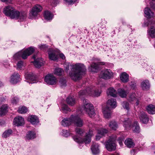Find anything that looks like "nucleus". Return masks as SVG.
Here are the masks:
<instances>
[{
  "mask_svg": "<svg viewBox=\"0 0 155 155\" xmlns=\"http://www.w3.org/2000/svg\"><path fill=\"white\" fill-rule=\"evenodd\" d=\"M65 65L66 66H64L65 71L68 72L69 68L71 69L69 75L71 79L74 81L80 80L82 75L86 71L85 67L82 64L77 63L72 65L68 64Z\"/></svg>",
  "mask_w": 155,
  "mask_h": 155,
  "instance_id": "obj_1",
  "label": "nucleus"
},
{
  "mask_svg": "<svg viewBox=\"0 0 155 155\" xmlns=\"http://www.w3.org/2000/svg\"><path fill=\"white\" fill-rule=\"evenodd\" d=\"M3 12L6 15L9 17L11 18L17 19L20 21H24L27 17L26 13H20L10 6H6L4 8Z\"/></svg>",
  "mask_w": 155,
  "mask_h": 155,
  "instance_id": "obj_2",
  "label": "nucleus"
},
{
  "mask_svg": "<svg viewBox=\"0 0 155 155\" xmlns=\"http://www.w3.org/2000/svg\"><path fill=\"white\" fill-rule=\"evenodd\" d=\"M104 85L101 82L99 83L97 87H100L101 88L104 86ZM101 93V90H98L97 87L91 86L86 88L85 90H81L79 93V95L80 97L84 95L88 94L90 95L98 97L99 96Z\"/></svg>",
  "mask_w": 155,
  "mask_h": 155,
  "instance_id": "obj_3",
  "label": "nucleus"
},
{
  "mask_svg": "<svg viewBox=\"0 0 155 155\" xmlns=\"http://www.w3.org/2000/svg\"><path fill=\"white\" fill-rule=\"evenodd\" d=\"M117 106V103L115 99H111L107 101L106 107L102 109L104 117L107 118L110 117L111 110L115 108Z\"/></svg>",
  "mask_w": 155,
  "mask_h": 155,
  "instance_id": "obj_4",
  "label": "nucleus"
},
{
  "mask_svg": "<svg viewBox=\"0 0 155 155\" xmlns=\"http://www.w3.org/2000/svg\"><path fill=\"white\" fill-rule=\"evenodd\" d=\"M82 108L90 117H93L95 116L96 114L93 106L88 100H83Z\"/></svg>",
  "mask_w": 155,
  "mask_h": 155,
  "instance_id": "obj_5",
  "label": "nucleus"
},
{
  "mask_svg": "<svg viewBox=\"0 0 155 155\" xmlns=\"http://www.w3.org/2000/svg\"><path fill=\"white\" fill-rule=\"evenodd\" d=\"M93 135L92 130H90L88 133H86V135L84 139H82L77 136H74L73 138L75 141L79 144L84 143L85 144H88L91 142V138Z\"/></svg>",
  "mask_w": 155,
  "mask_h": 155,
  "instance_id": "obj_6",
  "label": "nucleus"
},
{
  "mask_svg": "<svg viewBox=\"0 0 155 155\" xmlns=\"http://www.w3.org/2000/svg\"><path fill=\"white\" fill-rule=\"evenodd\" d=\"M71 120L75 127H81L84 125L83 120L78 115H72Z\"/></svg>",
  "mask_w": 155,
  "mask_h": 155,
  "instance_id": "obj_7",
  "label": "nucleus"
},
{
  "mask_svg": "<svg viewBox=\"0 0 155 155\" xmlns=\"http://www.w3.org/2000/svg\"><path fill=\"white\" fill-rule=\"evenodd\" d=\"M35 51L34 48L29 47L26 49L19 51V52L21 53V58L23 59H25L27 58L28 56L32 54Z\"/></svg>",
  "mask_w": 155,
  "mask_h": 155,
  "instance_id": "obj_8",
  "label": "nucleus"
},
{
  "mask_svg": "<svg viewBox=\"0 0 155 155\" xmlns=\"http://www.w3.org/2000/svg\"><path fill=\"white\" fill-rule=\"evenodd\" d=\"M99 77L104 79H109L113 77L112 72L110 70L106 69L102 71L100 74Z\"/></svg>",
  "mask_w": 155,
  "mask_h": 155,
  "instance_id": "obj_9",
  "label": "nucleus"
},
{
  "mask_svg": "<svg viewBox=\"0 0 155 155\" xmlns=\"http://www.w3.org/2000/svg\"><path fill=\"white\" fill-rule=\"evenodd\" d=\"M42 8L41 6L37 4L32 9L29 14L31 17L33 18L37 15L38 13L41 11Z\"/></svg>",
  "mask_w": 155,
  "mask_h": 155,
  "instance_id": "obj_10",
  "label": "nucleus"
},
{
  "mask_svg": "<svg viewBox=\"0 0 155 155\" xmlns=\"http://www.w3.org/2000/svg\"><path fill=\"white\" fill-rule=\"evenodd\" d=\"M44 80L47 84L49 85L55 84L57 82L56 78L51 74L46 75L45 77Z\"/></svg>",
  "mask_w": 155,
  "mask_h": 155,
  "instance_id": "obj_11",
  "label": "nucleus"
},
{
  "mask_svg": "<svg viewBox=\"0 0 155 155\" xmlns=\"http://www.w3.org/2000/svg\"><path fill=\"white\" fill-rule=\"evenodd\" d=\"M37 57L36 55H34L32 57V58L34 60V62H32L33 63V64L35 67L37 68H40L41 66H43L45 63V62L43 60V59L41 58H36Z\"/></svg>",
  "mask_w": 155,
  "mask_h": 155,
  "instance_id": "obj_12",
  "label": "nucleus"
},
{
  "mask_svg": "<svg viewBox=\"0 0 155 155\" xmlns=\"http://www.w3.org/2000/svg\"><path fill=\"white\" fill-rule=\"evenodd\" d=\"M98 64L94 62L92 63L91 66L88 68L89 70L91 72L96 73L98 71L99 65H104L105 64V63L104 62H102L98 63Z\"/></svg>",
  "mask_w": 155,
  "mask_h": 155,
  "instance_id": "obj_13",
  "label": "nucleus"
},
{
  "mask_svg": "<svg viewBox=\"0 0 155 155\" xmlns=\"http://www.w3.org/2000/svg\"><path fill=\"white\" fill-rule=\"evenodd\" d=\"M20 81V75L15 72L10 77L9 82L12 84H15Z\"/></svg>",
  "mask_w": 155,
  "mask_h": 155,
  "instance_id": "obj_14",
  "label": "nucleus"
},
{
  "mask_svg": "<svg viewBox=\"0 0 155 155\" xmlns=\"http://www.w3.org/2000/svg\"><path fill=\"white\" fill-rule=\"evenodd\" d=\"M107 132L108 130L106 129L102 128L99 129L97 131V134L96 137V140H99Z\"/></svg>",
  "mask_w": 155,
  "mask_h": 155,
  "instance_id": "obj_15",
  "label": "nucleus"
},
{
  "mask_svg": "<svg viewBox=\"0 0 155 155\" xmlns=\"http://www.w3.org/2000/svg\"><path fill=\"white\" fill-rule=\"evenodd\" d=\"M13 123L17 126H22L25 123L24 119L21 117H17L14 118Z\"/></svg>",
  "mask_w": 155,
  "mask_h": 155,
  "instance_id": "obj_16",
  "label": "nucleus"
},
{
  "mask_svg": "<svg viewBox=\"0 0 155 155\" xmlns=\"http://www.w3.org/2000/svg\"><path fill=\"white\" fill-rule=\"evenodd\" d=\"M139 117L140 121L143 124H147L149 121V118L144 112H141L139 115Z\"/></svg>",
  "mask_w": 155,
  "mask_h": 155,
  "instance_id": "obj_17",
  "label": "nucleus"
},
{
  "mask_svg": "<svg viewBox=\"0 0 155 155\" xmlns=\"http://www.w3.org/2000/svg\"><path fill=\"white\" fill-rule=\"evenodd\" d=\"M28 120L33 125H36L39 122V119L35 115L29 116L28 117Z\"/></svg>",
  "mask_w": 155,
  "mask_h": 155,
  "instance_id": "obj_18",
  "label": "nucleus"
},
{
  "mask_svg": "<svg viewBox=\"0 0 155 155\" xmlns=\"http://www.w3.org/2000/svg\"><path fill=\"white\" fill-rule=\"evenodd\" d=\"M48 54L49 58L51 60L55 61L58 59L57 55L55 54V52L53 50L49 49Z\"/></svg>",
  "mask_w": 155,
  "mask_h": 155,
  "instance_id": "obj_19",
  "label": "nucleus"
},
{
  "mask_svg": "<svg viewBox=\"0 0 155 155\" xmlns=\"http://www.w3.org/2000/svg\"><path fill=\"white\" fill-rule=\"evenodd\" d=\"M72 123L71 120V115L69 118H65L62 120L61 122V124L64 127L68 126Z\"/></svg>",
  "mask_w": 155,
  "mask_h": 155,
  "instance_id": "obj_20",
  "label": "nucleus"
},
{
  "mask_svg": "<svg viewBox=\"0 0 155 155\" xmlns=\"http://www.w3.org/2000/svg\"><path fill=\"white\" fill-rule=\"evenodd\" d=\"M25 77L26 80L31 82L35 81L36 79V76L31 72H27L25 74Z\"/></svg>",
  "mask_w": 155,
  "mask_h": 155,
  "instance_id": "obj_21",
  "label": "nucleus"
},
{
  "mask_svg": "<svg viewBox=\"0 0 155 155\" xmlns=\"http://www.w3.org/2000/svg\"><path fill=\"white\" fill-rule=\"evenodd\" d=\"M129 75L125 72L122 73L120 76L121 81L124 83H126L129 81Z\"/></svg>",
  "mask_w": 155,
  "mask_h": 155,
  "instance_id": "obj_22",
  "label": "nucleus"
},
{
  "mask_svg": "<svg viewBox=\"0 0 155 155\" xmlns=\"http://www.w3.org/2000/svg\"><path fill=\"white\" fill-rule=\"evenodd\" d=\"M107 94L108 95H110L114 97H117V91L112 87H110L107 89Z\"/></svg>",
  "mask_w": 155,
  "mask_h": 155,
  "instance_id": "obj_23",
  "label": "nucleus"
},
{
  "mask_svg": "<svg viewBox=\"0 0 155 155\" xmlns=\"http://www.w3.org/2000/svg\"><path fill=\"white\" fill-rule=\"evenodd\" d=\"M8 111V106L6 104L2 105L0 108V116L4 115Z\"/></svg>",
  "mask_w": 155,
  "mask_h": 155,
  "instance_id": "obj_24",
  "label": "nucleus"
},
{
  "mask_svg": "<svg viewBox=\"0 0 155 155\" xmlns=\"http://www.w3.org/2000/svg\"><path fill=\"white\" fill-rule=\"evenodd\" d=\"M146 109L150 114H155V106L151 104H149L147 106Z\"/></svg>",
  "mask_w": 155,
  "mask_h": 155,
  "instance_id": "obj_25",
  "label": "nucleus"
},
{
  "mask_svg": "<svg viewBox=\"0 0 155 155\" xmlns=\"http://www.w3.org/2000/svg\"><path fill=\"white\" fill-rule=\"evenodd\" d=\"M144 12L145 16L147 18H150L153 17V13L151 11L149 8H145Z\"/></svg>",
  "mask_w": 155,
  "mask_h": 155,
  "instance_id": "obj_26",
  "label": "nucleus"
},
{
  "mask_svg": "<svg viewBox=\"0 0 155 155\" xmlns=\"http://www.w3.org/2000/svg\"><path fill=\"white\" fill-rule=\"evenodd\" d=\"M124 120H121L123 122V126L127 130L131 129L132 125H131V120H130L127 119Z\"/></svg>",
  "mask_w": 155,
  "mask_h": 155,
  "instance_id": "obj_27",
  "label": "nucleus"
},
{
  "mask_svg": "<svg viewBox=\"0 0 155 155\" xmlns=\"http://www.w3.org/2000/svg\"><path fill=\"white\" fill-rule=\"evenodd\" d=\"M118 91L119 95L122 98L126 97L129 93L128 91L125 90L122 88L119 89Z\"/></svg>",
  "mask_w": 155,
  "mask_h": 155,
  "instance_id": "obj_28",
  "label": "nucleus"
},
{
  "mask_svg": "<svg viewBox=\"0 0 155 155\" xmlns=\"http://www.w3.org/2000/svg\"><path fill=\"white\" fill-rule=\"evenodd\" d=\"M131 128L132 129L134 132L136 133L139 132L140 127L137 121H135L134 122V124L131 127Z\"/></svg>",
  "mask_w": 155,
  "mask_h": 155,
  "instance_id": "obj_29",
  "label": "nucleus"
},
{
  "mask_svg": "<svg viewBox=\"0 0 155 155\" xmlns=\"http://www.w3.org/2000/svg\"><path fill=\"white\" fill-rule=\"evenodd\" d=\"M116 140V137H110V138L105 142L106 145H115Z\"/></svg>",
  "mask_w": 155,
  "mask_h": 155,
  "instance_id": "obj_30",
  "label": "nucleus"
},
{
  "mask_svg": "<svg viewBox=\"0 0 155 155\" xmlns=\"http://www.w3.org/2000/svg\"><path fill=\"white\" fill-rule=\"evenodd\" d=\"M142 89L143 90H147L150 87V84L148 80H145L143 81L141 84Z\"/></svg>",
  "mask_w": 155,
  "mask_h": 155,
  "instance_id": "obj_31",
  "label": "nucleus"
},
{
  "mask_svg": "<svg viewBox=\"0 0 155 155\" xmlns=\"http://www.w3.org/2000/svg\"><path fill=\"white\" fill-rule=\"evenodd\" d=\"M36 137V133L33 131H28L26 136V138L28 140L33 139Z\"/></svg>",
  "mask_w": 155,
  "mask_h": 155,
  "instance_id": "obj_32",
  "label": "nucleus"
},
{
  "mask_svg": "<svg viewBox=\"0 0 155 155\" xmlns=\"http://www.w3.org/2000/svg\"><path fill=\"white\" fill-rule=\"evenodd\" d=\"M110 128L114 130H116L118 128V125L117 122L114 121H111L109 124Z\"/></svg>",
  "mask_w": 155,
  "mask_h": 155,
  "instance_id": "obj_33",
  "label": "nucleus"
},
{
  "mask_svg": "<svg viewBox=\"0 0 155 155\" xmlns=\"http://www.w3.org/2000/svg\"><path fill=\"white\" fill-rule=\"evenodd\" d=\"M44 16L45 19L50 20L53 18V15L50 12L46 11L45 12Z\"/></svg>",
  "mask_w": 155,
  "mask_h": 155,
  "instance_id": "obj_34",
  "label": "nucleus"
},
{
  "mask_svg": "<svg viewBox=\"0 0 155 155\" xmlns=\"http://www.w3.org/2000/svg\"><path fill=\"white\" fill-rule=\"evenodd\" d=\"M91 149L92 154L94 155L99 154L100 152L98 146H91Z\"/></svg>",
  "mask_w": 155,
  "mask_h": 155,
  "instance_id": "obj_35",
  "label": "nucleus"
},
{
  "mask_svg": "<svg viewBox=\"0 0 155 155\" xmlns=\"http://www.w3.org/2000/svg\"><path fill=\"white\" fill-rule=\"evenodd\" d=\"M12 133L13 131L11 129L6 130L2 134V137L3 138H6L12 135Z\"/></svg>",
  "mask_w": 155,
  "mask_h": 155,
  "instance_id": "obj_36",
  "label": "nucleus"
},
{
  "mask_svg": "<svg viewBox=\"0 0 155 155\" xmlns=\"http://www.w3.org/2000/svg\"><path fill=\"white\" fill-rule=\"evenodd\" d=\"M67 103L70 105H73L75 103V99L71 97H69L66 99Z\"/></svg>",
  "mask_w": 155,
  "mask_h": 155,
  "instance_id": "obj_37",
  "label": "nucleus"
},
{
  "mask_svg": "<svg viewBox=\"0 0 155 155\" xmlns=\"http://www.w3.org/2000/svg\"><path fill=\"white\" fill-rule=\"evenodd\" d=\"M25 65L26 64L23 61H19L17 64V69H22L23 68H24Z\"/></svg>",
  "mask_w": 155,
  "mask_h": 155,
  "instance_id": "obj_38",
  "label": "nucleus"
},
{
  "mask_svg": "<svg viewBox=\"0 0 155 155\" xmlns=\"http://www.w3.org/2000/svg\"><path fill=\"white\" fill-rule=\"evenodd\" d=\"M149 35L152 38H155V28L151 26L150 29L148 31Z\"/></svg>",
  "mask_w": 155,
  "mask_h": 155,
  "instance_id": "obj_39",
  "label": "nucleus"
},
{
  "mask_svg": "<svg viewBox=\"0 0 155 155\" xmlns=\"http://www.w3.org/2000/svg\"><path fill=\"white\" fill-rule=\"evenodd\" d=\"M28 110V109L26 107L24 106H22L19 107L18 111L20 114H24L26 113Z\"/></svg>",
  "mask_w": 155,
  "mask_h": 155,
  "instance_id": "obj_40",
  "label": "nucleus"
},
{
  "mask_svg": "<svg viewBox=\"0 0 155 155\" xmlns=\"http://www.w3.org/2000/svg\"><path fill=\"white\" fill-rule=\"evenodd\" d=\"M63 71L62 69L59 68H56L54 70V73L57 75L61 76L62 74Z\"/></svg>",
  "mask_w": 155,
  "mask_h": 155,
  "instance_id": "obj_41",
  "label": "nucleus"
},
{
  "mask_svg": "<svg viewBox=\"0 0 155 155\" xmlns=\"http://www.w3.org/2000/svg\"><path fill=\"white\" fill-rule=\"evenodd\" d=\"M124 143L126 145H133L134 144L132 139L129 138H128L125 140Z\"/></svg>",
  "mask_w": 155,
  "mask_h": 155,
  "instance_id": "obj_42",
  "label": "nucleus"
},
{
  "mask_svg": "<svg viewBox=\"0 0 155 155\" xmlns=\"http://www.w3.org/2000/svg\"><path fill=\"white\" fill-rule=\"evenodd\" d=\"M21 58V53H20L19 51L17 52L15 54L13 57V59L14 60L16 61L20 59Z\"/></svg>",
  "mask_w": 155,
  "mask_h": 155,
  "instance_id": "obj_43",
  "label": "nucleus"
},
{
  "mask_svg": "<svg viewBox=\"0 0 155 155\" xmlns=\"http://www.w3.org/2000/svg\"><path fill=\"white\" fill-rule=\"evenodd\" d=\"M121 105L123 108L126 109L127 110H128L129 109V104L127 101H124L122 102Z\"/></svg>",
  "mask_w": 155,
  "mask_h": 155,
  "instance_id": "obj_44",
  "label": "nucleus"
},
{
  "mask_svg": "<svg viewBox=\"0 0 155 155\" xmlns=\"http://www.w3.org/2000/svg\"><path fill=\"white\" fill-rule=\"evenodd\" d=\"M62 110L63 113H66L67 111H70V109L66 104H64L62 106Z\"/></svg>",
  "mask_w": 155,
  "mask_h": 155,
  "instance_id": "obj_45",
  "label": "nucleus"
},
{
  "mask_svg": "<svg viewBox=\"0 0 155 155\" xmlns=\"http://www.w3.org/2000/svg\"><path fill=\"white\" fill-rule=\"evenodd\" d=\"M105 148L109 152L115 150L116 149V146H105Z\"/></svg>",
  "mask_w": 155,
  "mask_h": 155,
  "instance_id": "obj_46",
  "label": "nucleus"
},
{
  "mask_svg": "<svg viewBox=\"0 0 155 155\" xmlns=\"http://www.w3.org/2000/svg\"><path fill=\"white\" fill-rule=\"evenodd\" d=\"M61 135L64 137H67L69 135L70 133L68 130H63L61 133Z\"/></svg>",
  "mask_w": 155,
  "mask_h": 155,
  "instance_id": "obj_47",
  "label": "nucleus"
},
{
  "mask_svg": "<svg viewBox=\"0 0 155 155\" xmlns=\"http://www.w3.org/2000/svg\"><path fill=\"white\" fill-rule=\"evenodd\" d=\"M60 86L62 87H65L66 85V81L64 78H61L59 81Z\"/></svg>",
  "mask_w": 155,
  "mask_h": 155,
  "instance_id": "obj_48",
  "label": "nucleus"
},
{
  "mask_svg": "<svg viewBox=\"0 0 155 155\" xmlns=\"http://www.w3.org/2000/svg\"><path fill=\"white\" fill-rule=\"evenodd\" d=\"M38 47L41 50L44 51L48 48V46L46 45H38Z\"/></svg>",
  "mask_w": 155,
  "mask_h": 155,
  "instance_id": "obj_49",
  "label": "nucleus"
},
{
  "mask_svg": "<svg viewBox=\"0 0 155 155\" xmlns=\"http://www.w3.org/2000/svg\"><path fill=\"white\" fill-rule=\"evenodd\" d=\"M19 101V99L17 97L13 98L11 102L13 104H17Z\"/></svg>",
  "mask_w": 155,
  "mask_h": 155,
  "instance_id": "obj_50",
  "label": "nucleus"
},
{
  "mask_svg": "<svg viewBox=\"0 0 155 155\" xmlns=\"http://www.w3.org/2000/svg\"><path fill=\"white\" fill-rule=\"evenodd\" d=\"M75 132L80 135L83 134L84 132V130L80 128H76L75 129Z\"/></svg>",
  "mask_w": 155,
  "mask_h": 155,
  "instance_id": "obj_51",
  "label": "nucleus"
},
{
  "mask_svg": "<svg viewBox=\"0 0 155 155\" xmlns=\"http://www.w3.org/2000/svg\"><path fill=\"white\" fill-rule=\"evenodd\" d=\"M136 99V95L134 93L130 94L129 97V100L130 101L134 100Z\"/></svg>",
  "mask_w": 155,
  "mask_h": 155,
  "instance_id": "obj_52",
  "label": "nucleus"
},
{
  "mask_svg": "<svg viewBox=\"0 0 155 155\" xmlns=\"http://www.w3.org/2000/svg\"><path fill=\"white\" fill-rule=\"evenodd\" d=\"M78 0H64L66 3L68 5H70L74 4Z\"/></svg>",
  "mask_w": 155,
  "mask_h": 155,
  "instance_id": "obj_53",
  "label": "nucleus"
},
{
  "mask_svg": "<svg viewBox=\"0 0 155 155\" xmlns=\"http://www.w3.org/2000/svg\"><path fill=\"white\" fill-rule=\"evenodd\" d=\"M5 101V98L2 96V95H0V104H1L2 103L4 102Z\"/></svg>",
  "mask_w": 155,
  "mask_h": 155,
  "instance_id": "obj_54",
  "label": "nucleus"
},
{
  "mask_svg": "<svg viewBox=\"0 0 155 155\" xmlns=\"http://www.w3.org/2000/svg\"><path fill=\"white\" fill-rule=\"evenodd\" d=\"M117 141L120 145H121L122 144V140L120 138H118Z\"/></svg>",
  "mask_w": 155,
  "mask_h": 155,
  "instance_id": "obj_55",
  "label": "nucleus"
},
{
  "mask_svg": "<svg viewBox=\"0 0 155 155\" xmlns=\"http://www.w3.org/2000/svg\"><path fill=\"white\" fill-rule=\"evenodd\" d=\"M60 57L63 59H64L65 58V57L63 54H60Z\"/></svg>",
  "mask_w": 155,
  "mask_h": 155,
  "instance_id": "obj_56",
  "label": "nucleus"
},
{
  "mask_svg": "<svg viewBox=\"0 0 155 155\" xmlns=\"http://www.w3.org/2000/svg\"><path fill=\"white\" fill-rule=\"evenodd\" d=\"M136 88V85L135 84H133L131 85V88L133 89H135Z\"/></svg>",
  "mask_w": 155,
  "mask_h": 155,
  "instance_id": "obj_57",
  "label": "nucleus"
},
{
  "mask_svg": "<svg viewBox=\"0 0 155 155\" xmlns=\"http://www.w3.org/2000/svg\"><path fill=\"white\" fill-rule=\"evenodd\" d=\"M2 2H9L10 3L11 2L12 0H0Z\"/></svg>",
  "mask_w": 155,
  "mask_h": 155,
  "instance_id": "obj_58",
  "label": "nucleus"
},
{
  "mask_svg": "<svg viewBox=\"0 0 155 155\" xmlns=\"http://www.w3.org/2000/svg\"><path fill=\"white\" fill-rule=\"evenodd\" d=\"M131 153V154H132L133 153V155H134V150H131L130 151Z\"/></svg>",
  "mask_w": 155,
  "mask_h": 155,
  "instance_id": "obj_59",
  "label": "nucleus"
},
{
  "mask_svg": "<svg viewBox=\"0 0 155 155\" xmlns=\"http://www.w3.org/2000/svg\"><path fill=\"white\" fill-rule=\"evenodd\" d=\"M139 104V102L137 100V101L136 102V105H138Z\"/></svg>",
  "mask_w": 155,
  "mask_h": 155,
  "instance_id": "obj_60",
  "label": "nucleus"
},
{
  "mask_svg": "<svg viewBox=\"0 0 155 155\" xmlns=\"http://www.w3.org/2000/svg\"><path fill=\"white\" fill-rule=\"evenodd\" d=\"M3 85V84L0 81V87L2 86Z\"/></svg>",
  "mask_w": 155,
  "mask_h": 155,
  "instance_id": "obj_61",
  "label": "nucleus"
},
{
  "mask_svg": "<svg viewBox=\"0 0 155 155\" xmlns=\"http://www.w3.org/2000/svg\"><path fill=\"white\" fill-rule=\"evenodd\" d=\"M132 146H127V147H128L129 148H130L131 147H132Z\"/></svg>",
  "mask_w": 155,
  "mask_h": 155,
  "instance_id": "obj_62",
  "label": "nucleus"
},
{
  "mask_svg": "<svg viewBox=\"0 0 155 155\" xmlns=\"http://www.w3.org/2000/svg\"><path fill=\"white\" fill-rule=\"evenodd\" d=\"M27 82H28L29 83H30V82H29V81H27Z\"/></svg>",
  "mask_w": 155,
  "mask_h": 155,
  "instance_id": "obj_63",
  "label": "nucleus"
},
{
  "mask_svg": "<svg viewBox=\"0 0 155 155\" xmlns=\"http://www.w3.org/2000/svg\"><path fill=\"white\" fill-rule=\"evenodd\" d=\"M34 83V82H31V84H32V83Z\"/></svg>",
  "mask_w": 155,
  "mask_h": 155,
  "instance_id": "obj_64",
  "label": "nucleus"
}]
</instances>
